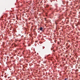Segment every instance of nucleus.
Instances as JSON below:
<instances>
[{
    "instance_id": "nucleus-3",
    "label": "nucleus",
    "mask_w": 80,
    "mask_h": 80,
    "mask_svg": "<svg viewBox=\"0 0 80 80\" xmlns=\"http://www.w3.org/2000/svg\"><path fill=\"white\" fill-rule=\"evenodd\" d=\"M65 80H67V78H65Z\"/></svg>"
},
{
    "instance_id": "nucleus-2",
    "label": "nucleus",
    "mask_w": 80,
    "mask_h": 80,
    "mask_svg": "<svg viewBox=\"0 0 80 80\" xmlns=\"http://www.w3.org/2000/svg\"><path fill=\"white\" fill-rule=\"evenodd\" d=\"M46 7H49V5H47Z\"/></svg>"
},
{
    "instance_id": "nucleus-1",
    "label": "nucleus",
    "mask_w": 80,
    "mask_h": 80,
    "mask_svg": "<svg viewBox=\"0 0 80 80\" xmlns=\"http://www.w3.org/2000/svg\"><path fill=\"white\" fill-rule=\"evenodd\" d=\"M43 29L42 28V27H41V28H40V30H42V29Z\"/></svg>"
}]
</instances>
